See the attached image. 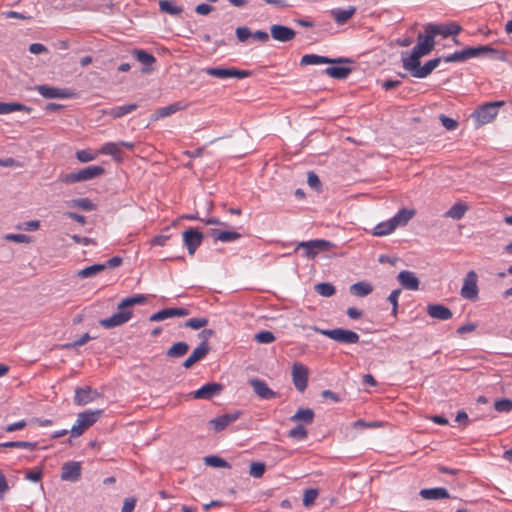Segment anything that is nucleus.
Returning <instances> with one entry per match:
<instances>
[{
    "label": "nucleus",
    "instance_id": "2eb2a0df",
    "mask_svg": "<svg viewBox=\"0 0 512 512\" xmlns=\"http://www.w3.org/2000/svg\"><path fill=\"white\" fill-rule=\"evenodd\" d=\"M424 55L417 49L413 48L412 53H402V63L405 70L409 71L414 77L416 70L420 69V58Z\"/></svg>",
    "mask_w": 512,
    "mask_h": 512
},
{
    "label": "nucleus",
    "instance_id": "79ce46f5",
    "mask_svg": "<svg viewBox=\"0 0 512 512\" xmlns=\"http://www.w3.org/2000/svg\"><path fill=\"white\" fill-rule=\"evenodd\" d=\"M70 207H76L84 211H93L96 205L89 198L73 199L69 202Z\"/></svg>",
    "mask_w": 512,
    "mask_h": 512
},
{
    "label": "nucleus",
    "instance_id": "dca6fc26",
    "mask_svg": "<svg viewBox=\"0 0 512 512\" xmlns=\"http://www.w3.org/2000/svg\"><path fill=\"white\" fill-rule=\"evenodd\" d=\"M210 351L208 342L202 341L198 347H196L191 355L183 362V367L190 369L195 363L202 360Z\"/></svg>",
    "mask_w": 512,
    "mask_h": 512
},
{
    "label": "nucleus",
    "instance_id": "864d4df0",
    "mask_svg": "<svg viewBox=\"0 0 512 512\" xmlns=\"http://www.w3.org/2000/svg\"><path fill=\"white\" fill-rule=\"evenodd\" d=\"M204 463L211 467L222 468L224 467V458L215 455H210L204 458Z\"/></svg>",
    "mask_w": 512,
    "mask_h": 512
},
{
    "label": "nucleus",
    "instance_id": "603ef678",
    "mask_svg": "<svg viewBox=\"0 0 512 512\" xmlns=\"http://www.w3.org/2000/svg\"><path fill=\"white\" fill-rule=\"evenodd\" d=\"M265 472V465L261 462H253L250 465V475L255 478H260Z\"/></svg>",
    "mask_w": 512,
    "mask_h": 512
},
{
    "label": "nucleus",
    "instance_id": "6e6552de",
    "mask_svg": "<svg viewBox=\"0 0 512 512\" xmlns=\"http://www.w3.org/2000/svg\"><path fill=\"white\" fill-rule=\"evenodd\" d=\"M478 276L475 271H469L463 281V286L461 288V296L465 299L475 300L478 297V286H477Z\"/></svg>",
    "mask_w": 512,
    "mask_h": 512
},
{
    "label": "nucleus",
    "instance_id": "052dcab7",
    "mask_svg": "<svg viewBox=\"0 0 512 512\" xmlns=\"http://www.w3.org/2000/svg\"><path fill=\"white\" fill-rule=\"evenodd\" d=\"M239 229L241 230V232L231 231L226 227V242L234 241L246 235V232L242 228Z\"/></svg>",
    "mask_w": 512,
    "mask_h": 512
},
{
    "label": "nucleus",
    "instance_id": "20e7f679",
    "mask_svg": "<svg viewBox=\"0 0 512 512\" xmlns=\"http://www.w3.org/2000/svg\"><path fill=\"white\" fill-rule=\"evenodd\" d=\"M494 52H496V50L491 48L488 45H483V46H478V47H468L461 51H456V52L444 57V61L446 63L463 62L470 58H474V57H477V56L485 54V53H494Z\"/></svg>",
    "mask_w": 512,
    "mask_h": 512
},
{
    "label": "nucleus",
    "instance_id": "ea45409f",
    "mask_svg": "<svg viewBox=\"0 0 512 512\" xmlns=\"http://www.w3.org/2000/svg\"><path fill=\"white\" fill-rule=\"evenodd\" d=\"M15 111L30 112L31 108H29L23 104L16 103V102H11V103L0 102V114L1 115L9 114V113H12Z\"/></svg>",
    "mask_w": 512,
    "mask_h": 512
},
{
    "label": "nucleus",
    "instance_id": "f257e3e1",
    "mask_svg": "<svg viewBox=\"0 0 512 512\" xmlns=\"http://www.w3.org/2000/svg\"><path fill=\"white\" fill-rule=\"evenodd\" d=\"M504 105V101L487 102L477 107L471 117L476 121L478 127L489 124L497 117L498 108Z\"/></svg>",
    "mask_w": 512,
    "mask_h": 512
},
{
    "label": "nucleus",
    "instance_id": "a211bd4d",
    "mask_svg": "<svg viewBox=\"0 0 512 512\" xmlns=\"http://www.w3.org/2000/svg\"><path fill=\"white\" fill-rule=\"evenodd\" d=\"M270 33L272 38L279 42L291 41L296 35L292 28L278 24L271 26Z\"/></svg>",
    "mask_w": 512,
    "mask_h": 512
},
{
    "label": "nucleus",
    "instance_id": "f8f14e48",
    "mask_svg": "<svg viewBox=\"0 0 512 512\" xmlns=\"http://www.w3.org/2000/svg\"><path fill=\"white\" fill-rule=\"evenodd\" d=\"M434 38V34L430 32V29H428V25H426L424 27V33L418 34L417 44L414 48L421 52V54L428 55L434 49Z\"/></svg>",
    "mask_w": 512,
    "mask_h": 512
},
{
    "label": "nucleus",
    "instance_id": "ddd939ff",
    "mask_svg": "<svg viewBox=\"0 0 512 512\" xmlns=\"http://www.w3.org/2000/svg\"><path fill=\"white\" fill-rule=\"evenodd\" d=\"M223 391V385L216 382H209L193 392L195 399L210 400L215 396H219Z\"/></svg>",
    "mask_w": 512,
    "mask_h": 512
},
{
    "label": "nucleus",
    "instance_id": "4468645a",
    "mask_svg": "<svg viewBox=\"0 0 512 512\" xmlns=\"http://www.w3.org/2000/svg\"><path fill=\"white\" fill-rule=\"evenodd\" d=\"M80 462L69 461L62 465L61 479L64 481L76 482L81 477Z\"/></svg>",
    "mask_w": 512,
    "mask_h": 512
},
{
    "label": "nucleus",
    "instance_id": "09e8293b",
    "mask_svg": "<svg viewBox=\"0 0 512 512\" xmlns=\"http://www.w3.org/2000/svg\"><path fill=\"white\" fill-rule=\"evenodd\" d=\"M494 409L498 412H510L512 410V401L510 399H500L494 402Z\"/></svg>",
    "mask_w": 512,
    "mask_h": 512
},
{
    "label": "nucleus",
    "instance_id": "338daca9",
    "mask_svg": "<svg viewBox=\"0 0 512 512\" xmlns=\"http://www.w3.org/2000/svg\"><path fill=\"white\" fill-rule=\"evenodd\" d=\"M205 71L208 75L224 79V67L223 66H219L216 68H207Z\"/></svg>",
    "mask_w": 512,
    "mask_h": 512
},
{
    "label": "nucleus",
    "instance_id": "5fc2aeb1",
    "mask_svg": "<svg viewBox=\"0 0 512 512\" xmlns=\"http://www.w3.org/2000/svg\"><path fill=\"white\" fill-rule=\"evenodd\" d=\"M441 124L449 131H453L458 127V122L444 114L439 116Z\"/></svg>",
    "mask_w": 512,
    "mask_h": 512
},
{
    "label": "nucleus",
    "instance_id": "7ed1b4c3",
    "mask_svg": "<svg viewBox=\"0 0 512 512\" xmlns=\"http://www.w3.org/2000/svg\"><path fill=\"white\" fill-rule=\"evenodd\" d=\"M310 329L338 343L343 344H355L359 341L360 338L356 332L343 328L320 329L316 326H311Z\"/></svg>",
    "mask_w": 512,
    "mask_h": 512
},
{
    "label": "nucleus",
    "instance_id": "de8ad7c7",
    "mask_svg": "<svg viewBox=\"0 0 512 512\" xmlns=\"http://www.w3.org/2000/svg\"><path fill=\"white\" fill-rule=\"evenodd\" d=\"M251 72L248 70H241L236 68H226V78H246L251 76Z\"/></svg>",
    "mask_w": 512,
    "mask_h": 512
},
{
    "label": "nucleus",
    "instance_id": "7c9ffc66",
    "mask_svg": "<svg viewBox=\"0 0 512 512\" xmlns=\"http://www.w3.org/2000/svg\"><path fill=\"white\" fill-rule=\"evenodd\" d=\"M373 291V286L366 281L354 283L350 286V292L357 297H365Z\"/></svg>",
    "mask_w": 512,
    "mask_h": 512
},
{
    "label": "nucleus",
    "instance_id": "4be33fe9",
    "mask_svg": "<svg viewBox=\"0 0 512 512\" xmlns=\"http://www.w3.org/2000/svg\"><path fill=\"white\" fill-rule=\"evenodd\" d=\"M97 396V392L93 391L90 387L77 388L75 390L74 402L83 406L92 402Z\"/></svg>",
    "mask_w": 512,
    "mask_h": 512
},
{
    "label": "nucleus",
    "instance_id": "72a5a7b5",
    "mask_svg": "<svg viewBox=\"0 0 512 512\" xmlns=\"http://www.w3.org/2000/svg\"><path fill=\"white\" fill-rule=\"evenodd\" d=\"M396 230L395 224L391 219L378 223L373 229L374 236H386Z\"/></svg>",
    "mask_w": 512,
    "mask_h": 512
},
{
    "label": "nucleus",
    "instance_id": "a18cd8bd",
    "mask_svg": "<svg viewBox=\"0 0 512 512\" xmlns=\"http://www.w3.org/2000/svg\"><path fill=\"white\" fill-rule=\"evenodd\" d=\"M308 436V432L304 426L298 425L288 432V437L295 440H304Z\"/></svg>",
    "mask_w": 512,
    "mask_h": 512
},
{
    "label": "nucleus",
    "instance_id": "37998d69",
    "mask_svg": "<svg viewBox=\"0 0 512 512\" xmlns=\"http://www.w3.org/2000/svg\"><path fill=\"white\" fill-rule=\"evenodd\" d=\"M104 271V266L100 263L93 264L91 266H88L84 269H81L78 271L77 276L80 278H89L92 277L100 272Z\"/></svg>",
    "mask_w": 512,
    "mask_h": 512
},
{
    "label": "nucleus",
    "instance_id": "69168bd1",
    "mask_svg": "<svg viewBox=\"0 0 512 512\" xmlns=\"http://www.w3.org/2000/svg\"><path fill=\"white\" fill-rule=\"evenodd\" d=\"M42 478V471L41 470H28L26 472V479L32 481V482H39Z\"/></svg>",
    "mask_w": 512,
    "mask_h": 512
},
{
    "label": "nucleus",
    "instance_id": "473e14b6",
    "mask_svg": "<svg viewBox=\"0 0 512 512\" xmlns=\"http://www.w3.org/2000/svg\"><path fill=\"white\" fill-rule=\"evenodd\" d=\"M147 302V297L143 294H136L131 297L124 298L119 304L118 308L129 310L134 305H143Z\"/></svg>",
    "mask_w": 512,
    "mask_h": 512
},
{
    "label": "nucleus",
    "instance_id": "f3484780",
    "mask_svg": "<svg viewBox=\"0 0 512 512\" xmlns=\"http://www.w3.org/2000/svg\"><path fill=\"white\" fill-rule=\"evenodd\" d=\"M250 384L254 390V392L262 399L270 400L277 398L279 394L272 389H270L267 383L260 379H252L250 380Z\"/></svg>",
    "mask_w": 512,
    "mask_h": 512
},
{
    "label": "nucleus",
    "instance_id": "3c124183",
    "mask_svg": "<svg viewBox=\"0 0 512 512\" xmlns=\"http://www.w3.org/2000/svg\"><path fill=\"white\" fill-rule=\"evenodd\" d=\"M91 339H93V338L88 333H85L77 340H75L71 343H66L63 347L66 349L77 348V347H80V346L86 344Z\"/></svg>",
    "mask_w": 512,
    "mask_h": 512
},
{
    "label": "nucleus",
    "instance_id": "0e129e2a",
    "mask_svg": "<svg viewBox=\"0 0 512 512\" xmlns=\"http://www.w3.org/2000/svg\"><path fill=\"white\" fill-rule=\"evenodd\" d=\"M136 498H126L123 503L122 512H132L136 505Z\"/></svg>",
    "mask_w": 512,
    "mask_h": 512
},
{
    "label": "nucleus",
    "instance_id": "c03bdc74",
    "mask_svg": "<svg viewBox=\"0 0 512 512\" xmlns=\"http://www.w3.org/2000/svg\"><path fill=\"white\" fill-rule=\"evenodd\" d=\"M315 291L321 296L330 297L335 294L336 289L331 283L323 282L315 285Z\"/></svg>",
    "mask_w": 512,
    "mask_h": 512
},
{
    "label": "nucleus",
    "instance_id": "58836bf2",
    "mask_svg": "<svg viewBox=\"0 0 512 512\" xmlns=\"http://www.w3.org/2000/svg\"><path fill=\"white\" fill-rule=\"evenodd\" d=\"M324 73L331 78L346 79L351 73V68L342 66L328 67L324 70Z\"/></svg>",
    "mask_w": 512,
    "mask_h": 512
},
{
    "label": "nucleus",
    "instance_id": "39448f33",
    "mask_svg": "<svg viewBox=\"0 0 512 512\" xmlns=\"http://www.w3.org/2000/svg\"><path fill=\"white\" fill-rule=\"evenodd\" d=\"M105 173V169L101 166H88L77 172L66 174L61 181L64 183H77L88 181L101 176Z\"/></svg>",
    "mask_w": 512,
    "mask_h": 512
},
{
    "label": "nucleus",
    "instance_id": "e2e57ef3",
    "mask_svg": "<svg viewBox=\"0 0 512 512\" xmlns=\"http://www.w3.org/2000/svg\"><path fill=\"white\" fill-rule=\"evenodd\" d=\"M236 35L237 38L243 42L247 40L249 37H251L252 33L247 27H238L236 29Z\"/></svg>",
    "mask_w": 512,
    "mask_h": 512
},
{
    "label": "nucleus",
    "instance_id": "8fccbe9b",
    "mask_svg": "<svg viewBox=\"0 0 512 512\" xmlns=\"http://www.w3.org/2000/svg\"><path fill=\"white\" fill-rule=\"evenodd\" d=\"M208 323L206 318H191L185 322V327H189L191 329H200L205 327Z\"/></svg>",
    "mask_w": 512,
    "mask_h": 512
},
{
    "label": "nucleus",
    "instance_id": "bf43d9fd",
    "mask_svg": "<svg viewBox=\"0 0 512 512\" xmlns=\"http://www.w3.org/2000/svg\"><path fill=\"white\" fill-rule=\"evenodd\" d=\"M209 425L215 431H223L224 430V415H219L218 417L210 420Z\"/></svg>",
    "mask_w": 512,
    "mask_h": 512
},
{
    "label": "nucleus",
    "instance_id": "423d86ee",
    "mask_svg": "<svg viewBox=\"0 0 512 512\" xmlns=\"http://www.w3.org/2000/svg\"><path fill=\"white\" fill-rule=\"evenodd\" d=\"M292 382L299 392H304L308 385L309 369L300 362H295L291 371Z\"/></svg>",
    "mask_w": 512,
    "mask_h": 512
},
{
    "label": "nucleus",
    "instance_id": "f03ea898",
    "mask_svg": "<svg viewBox=\"0 0 512 512\" xmlns=\"http://www.w3.org/2000/svg\"><path fill=\"white\" fill-rule=\"evenodd\" d=\"M335 247V244L324 239L302 241L296 245L295 251L303 250V256L307 259H314L319 253L326 252Z\"/></svg>",
    "mask_w": 512,
    "mask_h": 512
},
{
    "label": "nucleus",
    "instance_id": "4d7b16f0",
    "mask_svg": "<svg viewBox=\"0 0 512 512\" xmlns=\"http://www.w3.org/2000/svg\"><path fill=\"white\" fill-rule=\"evenodd\" d=\"M317 496H318V491L317 490H315V489H307V490H305L304 495H303V504L305 506L311 505L312 503H314V501L316 500Z\"/></svg>",
    "mask_w": 512,
    "mask_h": 512
},
{
    "label": "nucleus",
    "instance_id": "2f4dec72",
    "mask_svg": "<svg viewBox=\"0 0 512 512\" xmlns=\"http://www.w3.org/2000/svg\"><path fill=\"white\" fill-rule=\"evenodd\" d=\"M189 351V345L186 342L180 341L174 343L166 352L167 357L180 358Z\"/></svg>",
    "mask_w": 512,
    "mask_h": 512
},
{
    "label": "nucleus",
    "instance_id": "cd10ccee",
    "mask_svg": "<svg viewBox=\"0 0 512 512\" xmlns=\"http://www.w3.org/2000/svg\"><path fill=\"white\" fill-rule=\"evenodd\" d=\"M420 496L423 499H445L449 498V493L445 488L442 487H436V488H430V489H422L420 491Z\"/></svg>",
    "mask_w": 512,
    "mask_h": 512
},
{
    "label": "nucleus",
    "instance_id": "13d9d810",
    "mask_svg": "<svg viewBox=\"0 0 512 512\" xmlns=\"http://www.w3.org/2000/svg\"><path fill=\"white\" fill-rule=\"evenodd\" d=\"M95 157L89 150H79L76 153V158L82 163L93 161Z\"/></svg>",
    "mask_w": 512,
    "mask_h": 512
},
{
    "label": "nucleus",
    "instance_id": "6ab92c4d",
    "mask_svg": "<svg viewBox=\"0 0 512 512\" xmlns=\"http://www.w3.org/2000/svg\"><path fill=\"white\" fill-rule=\"evenodd\" d=\"M347 61L346 59H331L326 56L316 55V54H305L302 56L300 60V64L302 66L306 65H321V64H332V63H341Z\"/></svg>",
    "mask_w": 512,
    "mask_h": 512
},
{
    "label": "nucleus",
    "instance_id": "5701e85b",
    "mask_svg": "<svg viewBox=\"0 0 512 512\" xmlns=\"http://www.w3.org/2000/svg\"><path fill=\"white\" fill-rule=\"evenodd\" d=\"M133 55L137 59V61H139L145 66L142 69L144 73H148L152 70L151 66L156 62V58L151 53H148L147 51L142 49H135L133 51Z\"/></svg>",
    "mask_w": 512,
    "mask_h": 512
},
{
    "label": "nucleus",
    "instance_id": "bb28decb",
    "mask_svg": "<svg viewBox=\"0 0 512 512\" xmlns=\"http://www.w3.org/2000/svg\"><path fill=\"white\" fill-rule=\"evenodd\" d=\"M183 108L181 102H175L165 107H161L151 116V119L156 121L160 118L168 117Z\"/></svg>",
    "mask_w": 512,
    "mask_h": 512
},
{
    "label": "nucleus",
    "instance_id": "c756f323",
    "mask_svg": "<svg viewBox=\"0 0 512 512\" xmlns=\"http://www.w3.org/2000/svg\"><path fill=\"white\" fill-rule=\"evenodd\" d=\"M137 109V105L136 104H127V105H123V106H116V107H112V108H109L107 110H105V114L113 117V118H120L128 113H131L132 111L136 110Z\"/></svg>",
    "mask_w": 512,
    "mask_h": 512
},
{
    "label": "nucleus",
    "instance_id": "b1692460",
    "mask_svg": "<svg viewBox=\"0 0 512 512\" xmlns=\"http://www.w3.org/2000/svg\"><path fill=\"white\" fill-rule=\"evenodd\" d=\"M102 411H84L78 415L77 422L82 424V427L88 429L92 426L100 417Z\"/></svg>",
    "mask_w": 512,
    "mask_h": 512
},
{
    "label": "nucleus",
    "instance_id": "aec40b11",
    "mask_svg": "<svg viewBox=\"0 0 512 512\" xmlns=\"http://www.w3.org/2000/svg\"><path fill=\"white\" fill-rule=\"evenodd\" d=\"M397 280L405 289L412 291H416L419 289V279L417 278L416 274L412 271H401L397 276Z\"/></svg>",
    "mask_w": 512,
    "mask_h": 512
},
{
    "label": "nucleus",
    "instance_id": "680f3d73",
    "mask_svg": "<svg viewBox=\"0 0 512 512\" xmlns=\"http://www.w3.org/2000/svg\"><path fill=\"white\" fill-rule=\"evenodd\" d=\"M122 262H123V260L121 257L114 256V257L110 258L109 260H107L105 263H102V265L104 266V270H105L106 268L119 267L122 264Z\"/></svg>",
    "mask_w": 512,
    "mask_h": 512
},
{
    "label": "nucleus",
    "instance_id": "f704fd0d",
    "mask_svg": "<svg viewBox=\"0 0 512 512\" xmlns=\"http://www.w3.org/2000/svg\"><path fill=\"white\" fill-rule=\"evenodd\" d=\"M159 10L160 12L167 13L172 16H178L183 12V8L181 6L176 5L170 0H161L159 2Z\"/></svg>",
    "mask_w": 512,
    "mask_h": 512
},
{
    "label": "nucleus",
    "instance_id": "c9c22d12",
    "mask_svg": "<svg viewBox=\"0 0 512 512\" xmlns=\"http://www.w3.org/2000/svg\"><path fill=\"white\" fill-rule=\"evenodd\" d=\"M441 61V58L431 59L425 63L424 66H421L420 69L416 70L414 73L415 78H425L427 77L434 69H436Z\"/></svg>",
    "mask_w": 512,
    "mask_h": 512
},
{
    "label": "nucleus",
    "instance_id": "e433bc0d",
    "mask_svg": "<svg viewBox=\"0 0 512 512\" xmlns=\"http://www.w3.org/2000/svg\"><path fill=\"white\" fill-rule=\"evenodd\" d=\"M313 420H314V412L310 408H300L291 417V421H293V422L301 421L306 424L312 423Z\"/></svg>",
    "mask_w": 512,
    "mask_h": 512
},
{
    "label": "nucleus",
    "instance_id": "49530a36",
    "mask_svg": "<svg viewBox=\"0 0 512 512\" xmlns=\"http://www.w3.org/2000/svg\"><path fill=\"white\" fill-rule=\"evenodd\" d=\"M254 338L258 343L262 344H270L274 342L276 339L274 334L267 330L258 332L257 334H255Z\"/></svg>",
    "mask_w": 512,
    "mask_h": 512
},
{
    "label": "nucleus",
    "instance_id": "c85d7f7f",
    "mask_svg": "<svg viewBox=\"0 0 512 512\" xmlns=\"http://www.w3.org/2000/svg\"><path fill=\"white\" fill-rule=\"evenodd\" d=\"M414 215V209L403 208L394 217H392V220L397 228L399 226H405L414 217Z\"/></svg>",
    "mask_w": 512,
    "mask_h": 512
},
{
    "label": "nucleus",
    "instance_id": "a878e982",
    "mask_svg": "<svg viewBox=\"0 0 512 512\" xmlns=\"http://www.w3.org/2000/svg\"><path fill=\"white\" fill-rule=\"evenodd\" d=\"M355 11V7L350 6L348 9H333L331 10V15L337 24L342 25L355 14Z\"/></svg>",
    "mask_w": 512,
    "mask_h": 512
},
{
    "label": "nucleus",
    "instance_id": "6e6d98bb",
    "mask_svg": "<svg viewBox=\"0 0 512 512\" xmlns=\"http://www.w3.org/2000/svg\"><path fill=\"white\" fill-rule=\"evenodd\" d=\"M5 239L16 243H29L31 237L26 234H7L5 235Z\"/></svg>",
    "mask_w": 512,
    "mask_h": 512
},
{
    "label": "nucleus",
    "instance_id": "0eeeda50",
    "mask_svg": "<svg viewBox=\"0 0 512 512\" xmlns=\"http://www.w3.org/2000/svg\"><path fill=\"white\" fill-rule=\"evenodd\" d=\"M117 310L118 311L114 313L112 316L100 319V326H102L105 329H111L127 323L132 318L131 310H125L124 308L121 309L118 307Z\"/></svg>",
    "mask_w": 512,
    "mask_h": 512
},
{
    "label": "nucleus",
    "instance_id": "9d476101",
    "mask_svg": "<svg viewBox=\"0 0 512 512\" xmlns=\"http://www.w3.org/2000/svg\"><path fill=\"white\" fill-rule=\"evenodd\" d=\"M35 89L45 99H68L73 96V93L69 89L65 88L38 85Z\"/></svg>",
    "mask_w": 512,
    "mask_h": 512
},
{
    "label": "nucleus",
    "instance_id": "393cba45",
    "mask_svg": "<svg viewBox=\"0 0 512 512\" xmlns=\"http://www.w3.org/2000/svg\"><path fill=\"white\" fill-rule=\"evenodd\" d=\"M99 153L104 155H110L116 162H122V151L118 143L107 142L99 150Z\"/></svg>",
    "mask_w": 512,
    "mask_h": 512
},
{
    "label": "nucleus",
    "instance_id": "4c0bfd02",
    "mask_svg": "<svg viewBox=\"0 0 512 512\" xmlns=\"http://www.w3.org/2000/svg\"><path fill=\"white\" fill-rule=\"evenodd\" d=\"M468 210V206L462 202L455 203L448 211L445 212V217L460 220L463 218Z\"/></svg>",
    "mask_w": 512,
    "mask_h": 512
},
{
    "label": "nucleus",
    "instance_id": "412c9836",
    "mask_svg": "<svg viewBox=\"0 0 512 512\" xmlns=\"http://www.w3.org/2000/svg\"><path fill=\"white\" fill-rule=\"evenodd\" d=\"M427 313L431 318L439 320H448L452 318V311L441 304H429L427 306Z\"/></svg>",
    "mask_w": 512,
    "mask_h": 512
},
{
    "label": "nucleus",
    "instance_id": "a19ab883",
    "mask_svg": "<svg viewBox=\"0 0 512 512\" xmlns=\"http://www.w3.org/2000/svg\"><path fill=\"white\" fill-rule=\"evenodd\" d=\"M162 321L172 317H184L189 314L185 308H165L159 311Z\"/></svg>",
    "mask_w": 512,
    "mask_h": 512
},
{
    "label": "nucleus",
    "instance_id": "1a4fd4ad",
    "mask_svg": "<svg viewBox=\"0 0 512 512\" xmlns=\"http://www.w3.org/2000/svg\"><path fill=\"white\" fill-rule=\"evenodd\" d=\"M428 29H430V32L434 34V36L440 35L444 38H447L449 36H456L458 35L462 27L456 23V22H449V23H443V24H427Z\"/></svg>",
    "mask_w": 512,
    "mask_h": 512
},
{
    "label": "nucleus",
    "instance_id": "9b49d317",
    "mask_svg": "<svg viewBox=\"0 0 512 512\" xmlns=\"http://www.w3.org/2000/svg\"><path fill=\"white\" fill-rule=\"evenodd\" d=\"M203 237V233L195 228H189L183 232V242L190 255H193L201 245Z\"/></svg>",
    "mask_w": 512,
    "mask_h": 512
},
{
    "label": "nucleus",
    "instance_id": "774afa93",
    "mask_svg": "<svg viewBox=\"0 0 512 512\" xmlns=\"http://www.w3.org/2000/svg\"><path fill=\"white\" fill-rule=\"evenodd\" d=\"M213 10H214L213 6H211L209 4H205V3L199 4L195 8V12L200 15H207Z\"/></svg>",
    "mask_w": 512,
    "mask_h": 512
}]
</instances>
